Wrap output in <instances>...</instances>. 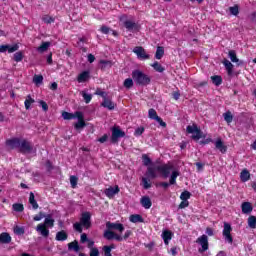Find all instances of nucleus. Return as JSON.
Masks as SVG:
<instances>
[{"label": "nucleus", "mask_w": 256, "mask_h": 256, "mask_svg": "<svg viewBox=\"0 0 256 256\" xmlns=\"http://www.w3.org/2000/svg\"><path fill=\"white\" fill-rule=\"evenodd\" d=\"M156 171H158V173H161L164 179H167V177L171 175V171H173V165L163 164L156 167H148L146 172V176L148 177V179H157Z\"/></svg>", "instance_id": "obj_1"}, {"label": "nucleus", "mask_w": 256, "mask_h": 256, "mask_svg": "<svg viewBox=\"0 0 256 256\" xmlns=\"http://www.w3.org/2000/svg\"><path fill=\"white\" fill-rule=\"evenodd\" d=\"M55 227V219L51 214H47L45 216L44 223H40L36 226L37 233H40L42 237L47 239L49 237V229H53Z\"/></svg>", "instance_id": "obj_2"}, {"label": "nucleus", "mask_w": 256, "mask_h": 256, "mask_svg": "<svg viewBox=\"0 0 256 256\" xmlns=\"http://www.w3.org/2000/svg\"><path fill=\"white\" fill-rule=\"evenodd\" d=\"M83 227H85V229L91 227V212H83L81 214L80 222L73 224V229L76 230L77 233H83Z\"/></svg>", "instance_id": "obj_3"}, {"label": "nucleus", "mask_w": 256, "mask_h": 256, "mask_svg": "<svg viewBox=\"0 0 256 256\" xmlns=\"http://www.w3.org/2000/svg\"><path fill=\"white\" fill-rule=\"evenodd\" d=\"M132 79L136 85H141L142 87H147V85L151 84V77L141 70L132 71Z\"/></svg>", "instance_id": "obj_4"}, {"label": "nucleus", "mask_w": 256, "mask_h": 256, "mask_svg": "<svg viewBox=\"0 0 256 256\" xmlns=\"http://www.w3.org/2000/svg\"><path fill=\"white\" fill-rule=\"evenodd\" d=\"M186 131L192 135L193 141H199V139H203V137H205L203 136V131L199 129L197 124L188 125L186 127Z\"/></svg>", "instance_id": "obj_5"}, {"label": "nucleus", "mask_w": 256, "mask_h": 256, "mask_svg": "<svg viewBox=\"0 0 256 256\" xmlns=\"http://www.w3.org/2000/svg\"><path fill=\"white\" fill-rule=\"evenodd\" d=\"M18 151L19 153H22V155H27V153H33V144L27 139H22L20 141Z\"/></svg>", "instance_id": "obj_6"}, {"label": "nucleus", "mask_w": 256, "mask_h": 256, "mask_svg": "<svg viewBox=\"0 0 256 256\" xmlns=\"http://www.w3.org/2000/svg\"><path fill=\"white\" fill-rule=\"evenodd\" d=\"M196 243L202 247L198 249L199 253H205V251L209 250V238L207 235L203 234L202 236L198 237Z\"/></svg>", "instance_id": "obj_7"}, {"label": "nucleus", "mask_w": 256, "mask_h": 256, "mask_svg": "<svg viewBox=\"0 0 256 256\" xmlns=\"http://www.w3.org/2000/svg\"><path fill=\"white\" fill-rule=\"evenodd\" d=\"M231 231H233V227H231V224L224 222L222 235L225 241H227V243H230V245L233 244V236L231 235Z\"/></svg>", "instance_id": "obj_8"}, {"label": "nucleus", "mask_w": 256, "mask_h": 256, "mask_svg": "<svg viewBox=\"0 0 256 256\" xmlns=\"http://www.w3.org/2000/svg\"><path fill=\"white\" fill-rule=\"evenodd\" d=\"M125 131L121 130L119 127L112 128V135H111V143H119V139L125 137Z\"/></svg>", "instance_id": "obj_9"}, {"label": "nucleus", "mask_w": 256, "mask_h": 256, "mask_svg": "<svg viewBox=\"0 0 256 256\" xmlns=\"http://www.w3.org/2000/svg\"><path fill=\"white\" fill-rule=\"evenodd\" d=\"M106 229L109 231H119V233H123L125 231V226L121 223H113L111 221L106 222Z\"/></svg>", "instance_id": "obj_10"}, {"label": "nucleus", "mask_w": 256, "mask_h": 256, "mask_svg": "<svg viewBox=\"0 0 256 256\" xmlns=\"http://www.w3.org/2000/svg\"><path fill=\"white\" fill-rule=\"evenodd\" d=\"M133 53H135V55H137L138 59H150L149 54H147V52L145 51V48H143V46H136L133 49Z\"/></svg>", "instance_id": "obj_11"}, {"label": "nucleus", "mask_w": 256, "mask_h": 256, "mask_svg": "<svg viewBox=\"0 0 256 256\" xmlns=\"http://www.w3.org/2000/svg\"><path fill=\"white\" fill-rule=\"evenodd\" d=\"M15 53V51H19V44L9 45V44H3L0 45V53Z\"/></svg>", "instance_id": "obj_12"}, {"label": "nucleus", "mask_w": 256, "mask_h": 256, "mask_svg": "<svg viewBox=\"0 0 256 256\" xmlns=\"http://www.w3.org/2000/svg\"><path fill=\"white\" fill-rule=\"evenodd\" d=\"M119 191H121L119 189V187L116 185L114 188L112 186H110L109 188H106L104 190V194L106 195V197H108V199H113V197H115V195H117V193H119Z\"/></svg>", "instance_id": "obj_13"}, {"label": "nucleus", "mask_w": 256, "mask_h": 256, "mask_svg": "<svg viewBox=\"0 0 256 256\" xmlns=\"http://www.w3.org/2000/svg\"><path fill=\"white\" fill-rule=\"evenodd\" d=\"M76 118L78 119V122L74 124V128L79 130V129H83V127H85V119L83 118V113L80 111L76 112Z\"/></svg>", "instance_id": "obj_14"}, {"label": "nucleus", "mask_w": 256, "mask_h": 256, "mask_svg": "<svg viewBox=\"0 0 256 256\" xmlns=\"http://www.w3.org/2000/svg\"><path fill=\"white\" fill-rule=\"evenodd\" d=\"M215 148L222 153V155H225L227 153V145L223 142L221 138H217V140L214 143Z\"/></svg>", "instance_id": "obj_15"}, {"label": "nucleus", "mask_w": 256, "mask_h": 256, "mask_svg": "<svg viewBox=\"0 0 256 256\" xmlns=\"http://www.w3.org/2000/svg\"><path fill=\"white\" fill-rule=\"evenodd\" d=\"M7 147H10V149H19L21 145V139L20 138H12L6 140Z\"/></svg>", "instance_id": "obj_16"}, {"label": "nucleus", "mask_w": 256, "mask_h": 256, "mask_svg": "<svg viewBox=\"0 0 256 256\" xmlns=\"http://www.w3.org/2000/svg\"><path fill=\"white\" fill-rule=\"evenodd\" d=\"M140 204L142 205V207H144V209H151V207L153 206V202L151 201V198L149 196H143L140 199Z\"/></svg>", "instance_id": "obj_17"}, {"label": "nucleus", "mask_w": 256, "mask_h": 256, "mask_svg": "<svg viewBox=\"0 0 256 256\" xmlns=\"http://www.w3.org/2000/svg\"><path fill=\"white\" fill-rule=\"evenodd\" d=\"M228 56H229V59L232 61V63H237L238 66L243 65V61L237 58V52H235V50H230L228 52Z\"/></svg>", "instance_id": "obj_18"}, {"label": "nucleus", "mask_w": 256, "mask_h": 256, "mask_svg": "<svg viewBox=\"0 0 256 256\" xmlns=\"http://www.w3.org/2000/svg\"><path fill=\"white\" fill-rule=\"evenodd\" d=\"M124 27L125 29H127L128 31H133V29L135 31H137V29H139V25H137V23L131 21V20H125L124 21Z\"/></svg>", "instance_id": "obj_19"}, {"label": "nucleus", "mask_w": 256, "mask_h": 256, "mask_svg": "<svg viewBox=\"0 0 256 256\" xmlns=\"http://www.w3.org/2000/svg\"><path fill=\"white\" fill-rule=\"evenodd\" d=\"M162 239H163L165 245H169V241H171V239H173V232H171V230H164L162 232Z\"/></svg>", "instance_id": "obj_20"}, {"label": "nucleus", "mask_w": 256, "mask_h": 256, "mask_svg": "<svg viewBox=\"0 0 256 256\" xmlns=\"http://www.w3.org/2000/svg\"><path fill=\"white\" fill-rule=\"evenodd\" d=\"M12 238L11 235L7 232H3L0 234V243L4 244V245H9V243H11Z\"/></svg>", "instance_id": "obj_21"}, {"label": "nucleus", "mask_w": 256, "mask_h": 256, "mask_svg": "<svg viewBox=\"0 0 256 256\" xmlns=\"http://www.w3.org/2000/svg\"><path fill=\"white\" fill-rule=\"evenodd\" d=\"M242 213L244 215H249L253 211V205H251V202H243L241 205Z\"/></svg>", "instance_id": "obj_22"}, {"label": "nucleus", "mask_w": 256, "mask_h": 256, "mask_svg": "<svg viewBox=\"0 0 256 256\" xmlns=\"http://www.w3.org/2000/svg\"><path fill=\"white\" fill-rule=\"evenodd\" d=\"M101 107H104L105 109H108L109 111H113L115 109V103L111 101L108 98H105L103 102L101 103Z\"/></svg>", "instance_id": "obj_23"}, {"label": "nucleus", "mask_w": 256, "mask_h": 256, "mask_svg": "<svg viewBox=\"0 0 256 256\" xmlns=\"http://www.w3.org/2000/svg\"><path fill=\"white\" fill-rule=\"evenodd\" d=\"M56 241H67L69 234L65 230L58 231L55 237Z\"/></svg>", "instance_id": "obj_24"}, {"label": "nucleus", "mask_w": 256, "mask_h": 256, "mask_svg": "<svg viewBox=\"0 0 256 256\" xmlns=\"http://www.w3.org/2000/svg\"><path fill=\"white\" fill-rule=\"evenodd\" d=\"M117 246H115V244H110V245H105L102 247V251H103V255L104 256H113L111 254V251H113V249H116Z\"/></svg>", "instance_id": "obj_25"}, {"label": "nucleus", "mask_w": 256, "mask_h": 256, "mask_svg": "<svg viewBox=\"0 0 256 256\" xmlns=\"http://www.w3.org/2000/svg\"><path fill=\"white\" fill-rule=\"evenodd\" d=\"M222 63L227 71V74L233 75V63H231V61L227 60L226 58L222 61Z\"/></svg>", "instance_id": "obj_26"}, {"label": "nucleus", "mask_w": 256, "mask_h": 256, "mask_svg": "<svg viewBox=\"0 0 256 256\" xmlns=\"http://www.w3.org/2000/svg\"><path fill=\"white\" fill-rule=\"evenodd\" d=\"M249 179H251V173H249V170H242L240 173V180L242 181V183H247Z\"/></svg>", "instance_id": "obj_27"}, {"label": "nucleus", "mask_w": 256, "mask_h": 256, "mask_svg": "<svg viewBox=\"0 0 256 256\" xmlns=\"http://www.w3.org/2000/svg\"><path fill=\"white\" fill-rule=\"evenodd\" d=\"M90 77L89 71H83L77 77L78 83H85Z\"/></svg>", "instance_id": "obj_28"}, {"label": "nucleus", "mask_w": 256, "mask_h": 256, "mask_svg": "<svg viewBox=\"0 0 256 256\" xmlns=\"http://www.w3.org/2000/svg\"><path fill=\"white\" fill-rule=\"evenodd\" d=\"M129 219L131 223H145L143 216L140 214H132Z\"/></svg>", "instance_id": "obj_29"}, {"label": "nucleus", "mask_w": 256, "mask_h": 256, "mask_svg": "<svg viewBox=\"0 0 256 256\" xmlns=\"http://www.w3.org/2000/svg\"><path fill=\"white\" fill-rule=\"evenodd\" d=\"M68 249L69 251H75V253H79L81 248L79 247V242L74 240L73 242L68 243Z\"/></svg>", "instance_id": "obj_30"}, {"label": "nucleus", "mask_w": 256, "mask_h": 256, "mask_svg": "<svg viewBox=\"0 0 256 256\" xmlns=\"http://www.w3.org/2000/svg\"><path fill=\"white\" fill-rule=\"evenodd\" d=\"M62 117L65 119V121H71V119H77V112L70 113V112H62Z\"/></svg>", "instance_id": "obj_31"}, {"label": "nucleus", "mask_w": 256, "mask_h": 256, "mask_svg": "<svg viewBox=\"0 0 256 256\" xmlns=\"http://www.w3.org/2000/svg\"><path fill=\"white\" fill-rule=\"evenodd\" d=\"M101 69H111L113 67V61L111 60H100Z\"/></svg>", "instance_id": "obj_32"}, {"label": "nucleus", "mask_w": 256, "mask_h": 256, "mask_svg": "<svg viewBox=\"0 0 256 256\" xmlns=\"http://www.w3.org/2000/svg\"><path fill=\"white\" fill-rule=\"evenodd\" d=\"M51 47V42H42L41 45L37 48L38 53H45Z\"/></svg>", "instance_id": "obj_33"}, {"label": "nucleus", "mask_w": 256, "mask_h": 256, "mask_svg": "<svg viewBox=\"0 0 256 256\" xmlns=\"http://www.w3.org/2000/svg\"><path fill=\"white\" fill-rule=\"evenodd\" d=\"M210 79H211L213 85H216V87H219V85L223 84V78L219 75L211 76Z\"/></svg>", "instance_id": "obj_34"}, {"label": "nucleus", "mask_w": 256, "mask_h": 256, "mask_svg": "<svg viewBox=\"0 0 256 256\" xmlns=\"http://www.w3.org/2000/svg\"><path fill=\"white\" fill-rule=\"evenodd\" d=\"M178 177H179V171H177V170L172 171L170 179H169L170 185H175L177 183Z\"/></svg>", "instance_id": "obj_35"}, {"label": "nucleus", "mask_w": 256, "mask_h": 256, "mask_svg": "<svg viewBox=\"0 0 256 256\" xmlns=\"http://www.w3.org/2000/svg\"><path fill=\"white\" fill-rule=\"evenodd\" d=\"M29 203L32 205L33 209H39V204L37 200H35V194L33 192H30Z\"/></svg>", "instance_id": "obj_36"}, {"label": "nucleus", "mask_w": 256, "mask_h": 256, "mask_svg": "<svg viewBox=\"0 0 256 256\" xmlns=\"http://www.w3.org/2000/svg\"><path fill=\"white\" fill-rule=\"evenodd\" d=\"M33 103H35V99H33V98L31 97V95H28V96L26 97V100L24 101L25 109H26L27 111H29V109H31V105H33Z\"/></svg>", "instance_id": "obj_37"}, {"label": "nucleus", "mask_w": 256, "mask_h": 256, "mask_svg": "<svg viewBox=\"0 0 256 256\" xmlns=\"http://www.w3.org/2000/svg\"><path fill=\"white\" fill-rule=\"evenodd\" d=\"M163 55H165V48L158 46L156 49L155 58L158 60L163 59Z\"/></svg>", "instance_id": "obj_38"}, {"label": "nucleus", "mask_w": 256, "mask_h": 256, "mask_svg": "<svg viewBox=\"0 0 256 256\" xmlns=\"http://www.w3.org/2000/svg\"><path fill=\"white\" fill-rule=\"evenodd\" d=\"M103 237H104V239H107V241H113V239L115 237V232H113L112 230L107 229L104 232Z\"/></svg>", "instance_id": "obj_39"}, {"label": "nucleus", "mask_w": 256, "mask_h": 256, "mask_svg": "<svg viewBox=\"0 0 256 256\" xmlns=\"http://www.w3.org/2000/svg\"><path fill=\"white\" fill-rule=\"evenodd\" d=\"M13 211H16V213H23L25 211V206L21 203H15L12 205Z\"/></svg>", "instance_id": "obj_40"}, {"label": "nucleus", "mask_w": 256, "mask_h": 256, "mask_svg": "<svg viewBox=\"0 0 256 256\" xmlns=\"http://www.w3.org/2000/svg\"><path fill=\"white\" fill-rule=\"evenodd\" d=\"M223 117L224 121H226L228 125L233 123V114L231 113V111H227L226 113H224Z\"/></svg>", "instance_id": "obj_41"}, {"label": "nucleus", "mask_w": 256, "mask_h": 256, "mask_svg": "<svg viewBox=\"0 0 256 256\" xmlns=\"http://www.w3.org/2000/svg\"><path fill=\"white\" fill-rule=\"evenodd\" d=\"M151 67L157 71V73H163L165 71V67H163L159 62H154Z\"/></svg>", "instance_id": "obj_42"}, {"label": "nucleus", "mask_w": 256, "mask_h": 256, "mask_svg": "<svg viewBox=\"0 0 256 256\" xmlns=\"http://www.w3.org/2000/svg\"><path fill=\"white\" fill-rule=\"evenodd\" d=\"M23 51H18L14 54L13 56V60L16 62V63H21V61H23Z\"/></svg>", "instance_id": "obj_43"}, {"label": "nucleus", "mask_w": 256, "mask_h": 256, "mask_svg": "<svg viewBox=\"0 0 256 256\" xmlns=\"http://www.w3.org/2000/svg\"><path fill=\"white\" fill-rule=\"evenodd\" d=\"M248 227H250V229H256V217L255 216L248 217Z\"/></svg>", "instance_id": "obj_44"}, {"label": "nucleus", "mask_w": 256, "mask_h": 256, "mask_svg": "<svg viewBox=\"0 0 256 256\" xmlns=\"http://www.w3.org/2000/svg\"><path fill=\"white\" fill-rule=\"evenodd\" d=\"M148 117L149 119H153L155 121L159 117V115H157V110L150 108L148 110Z\"/></svg>", "instance_id": "obj_45"}, {"label": "nucleus", "mask_w": 256, "mask_h": 256, "mask_svg": "<svg viewBox=\"0 0 256 256\" xmlns=\"http://www.w3.org/2000/svg\"><path fill=\"white\" fill-rule=\"evenodd\" d=\"M77 183H79V178L75 175L70 176V185L72 189L77 188Z\"/></svg>", "instance_id": "obj_46"}, {"label": "nucleus", "mask_w": 256, "mask_h": 256, "mask_svg": "<svg viewBox=\"0 0 256 256\" xmlns=\"http://www.w3.org/2000/svg\"><path fill=\"white\" fill-rule=\"evenodd\" d=\"M33 83L37 86L42 85L43 83V75L35 74L33 77Z\"/></svg>", "instance_id": "obj_47"}, {"label": "nucleus", "mask_w": 256, "mask_h": 256, "mask_svg": "<svg viewBox=\"0 0 256 256\" xmlns=\"http://www.w3.org/2000/svg\"><path fill=\"white\" fill-rule=\"evenodd\" d=\"M181 201H189L191 199V192L185 190L180 195Z\"/></svg>", "instance_id": "obj_48"}, {"label": "nucleus", "mask_w": 256, "mask_h": 256, "mask_svg": "<svg viewBox=\"0 0 256 256\" xmlns=\"http://www.w3.org/2000/svg\"><path fill=\"white\" fill-rule=\"evenodd\" d=\"M81 95H82L86 104L91 103V100L93 99V95L87 94V92H85V91H82Z\"/></svg>", "instance_id": "obj_49"}, {"label": "nucleus", "mask_w": 256, "mask_h": 256, "mask_svg": "<svg viewBox=\"0 0 256 256\" xmlns=\"http://www.w3.org/2000/svg\"><path fill=\"white\" fill-rule=\"evenodd\" d=\"M229 11L231 15H234V17H237V15H239V5L235 4L234 6L229 7Z\"/></svg>", "instance_id": "obj_50"}, {"label": "nucleus", "mask_w": 256, "mask_h": 256, "mask_svg": "<svg viewBox=\"0 0 256 256\" xmlns=\"http://www.w3.org/2000/svg\"><path fill=\"white\" fill-rule=\"evenodd\" d=\"M133 85H134L133 79H131V78H127L123 82V87H125V89H131V87H133Z\"/></svg>", "instance_id": "obj_51"}, {"label": "nucleus", "mask_w": 256, "mask_h": 256, "mask_svg": "<svg viewBox=\"0 0 256 256\" xmlns=\"http://www.w3.org/2000/svg\"><path fill=\"white\" fill-rule=\"evenodd\" d=\"M142 163L145 165V167L151 165L152 161L151 158L147 154L142 155Z\"/></svg>", "instance_id": "obj_52"}, {"label": "nucleus", "mask_w": 256, "mask_h": 256, "mask_svg": "<svg viewBox=\"0 0 256 256\" xmlns=\"http://www.w3.org/2000/svg\"><path fill=\"white\" fill-rule=\"evenodd\" d=\"M142 185H143V189L145 190L151 189V181L148 178H145V177L142 178Z\"/></svg>", "instance_id": "obj_53"}, {"label": "nucleus", "mask_w": 256, "mask_h": 256, "mask_svg": "<svg viewBox=\"0 0 256 256\" xmlns=\"http://www.w3.org/2000/svg\"><path fill=\"white\" fill-rule=\"evenodd\" d=\"M47 25H51V23H55V18L53 16L46 15L42 18Z\"/></svg>", "instance_id": "obj_54"}, {"label": "nucleus", "mask_w": 256, "mask_h": 256, "mask_svg": "<svg viewBox=\"0 0 256 256\" xmlns=\"http://www.w3.org/2000/svg\"><path fill=\"white\" fill-rule=\"evenodd\" d=\"M143 133H145V127H143V126L136 128L134 131L135 137H141V135H143Z\"/></svg>", "instance_id": "obj_55"}, {"label": "nucleus", "mask_w": 256, "mask_h": 256, "mask_svg": "<svg viewBox=\"0 0 256 256\" xmlns=\"http://www.w3.org/2000/svg\"><path fill=\"white\" fill-rule=\"evenodd\" d=\"M95 95H99L100 97H102L103 101L107 99V92L102 91L101 89H97Z\"/></svg>", "instance_id": "obj_56"}, {"label": "nucleus", "mask_w": 256, "mask_h": 256, "mask_svg": "<svg viewBox=\"0 0 256 256\" xmlns=\"http://www.w3.org/2000/svg\"><path fill=\"white\" fill-rule=\"evenodd\" d=\"M101 33H103V35H109V32L111 31V28L102 25L100 28Z\"/></svg>", "instance_id": "obj_57"}, {"label": "nucleus", "mask_w": 256, "mask_h": 256, "mask_svg": "<svg viewBox=\"0 0 256 256\" xmlns=\"http://www.w3.org/2000/svg\"><path fill=\"white\" fill-rule=\"evenodd\" d=\"M47 215L43 212H39V214L33 217L34 221H41V219L45 218Z\"/></svg>", "instance_id": "obj_58"}, {"label": "nucleus", "mask_w": 256, "mask_h": 256, "mask_svg": "<svg viewBox=\"0 0 256 256\" xmlns=\"http://www.w3.org/2000/svg\"><path fill=\"white\" fill-rule=\"evenodd\" d=\"M186 207H189V201L188 200H182L181 203L178 206V209H186Z\"/></svg>", "instance_id": "obj_59"}, {"label": "nucleus", "mask_w": 256, "mask_h": 256, "mask_svg": "<svg viewBox=\"0 0 256 256\" xmlns=\"http://www.w3.org/2000/svg\"><path fill=\"white\" fill-rule=\"evenodd\" d=\"M39 104L42 107L43 111L45 112L49 111V105H47V102H45L44 100H40Z\"/></svg>", "instance_id": "obj_60"}, {"label": "nucleus", "mask_w": 256, "mask_h": 256, "mask_svg": "<svg viewBox=\"0 0 256 256\" xmlns=\"http://www.w3.org/2000/svg\"><path fill=\"white\" fill-rule=\"evenodd\" d=\"M14 232H15L17 235H25V229H23V227L17 226V227L14 229Z\"/></svg>", "instance_id": "obj_61"}, {"label": "nucleus", "mask_w": 256, "mask_h": 256, "mask_svg": "<svg viewBox=\"0 0 256 256\" xmlns=\"http://www.w3.org/2000/svg\"><path fill=\"white\" fill-rule=\"evenodd\" d=\"M155 121H157V123H159L160 127H163V128L167 127V123L165 121H163V119L161 117L158 116Z\"/></svg>", "instance_id": "obj_62"}, {"label": "nucleus", "mask_w": 256, "mask_h": 256, "mask_svg": "<svg viewBox=\"0 0 256 256\" xmlns=\"http://www.w3.org/2000/svg\"><path fill=\"white\" fill-rule=\"evenodd\" d=\"M90 256H99V248H91L90 250V253H89Z\"/></svg>", "instance_id": "obj_63"}, {"label": "nucleus", "mask_w": 256, "mask_h": 256, "mask_svg": "<svg viewBox=\"0 0 256 256\" xmlns=\"http://www.w3.org/2000/svg\"><path fill=\"white\" fill-rule=\"evenodd\" d=\"M250 21L251 23H254V25H256V11L250 14Z\"/></svg>", "instance_id": "obj_64"}]
</instances>
